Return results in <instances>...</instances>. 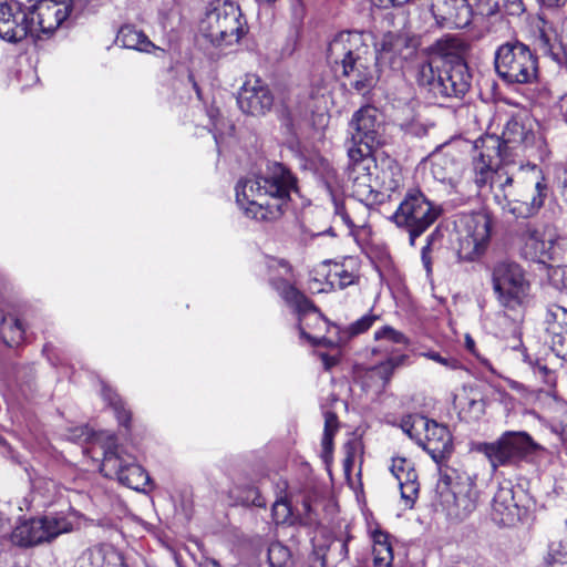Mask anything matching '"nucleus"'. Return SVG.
Segmentation results:
<instances>
[{
  "instance_id": "nucleus-1",
  "label": "nucleus",
  "mask_w": 567,
  "mask_h": 567,
  "mask_svg": "<svg viewBox=\"0 0 567 567\" xmlns=\"http://www.w3.org/2000/svg\"><path fill=\"white\" fill-rule=\"evenodd\" d=\"M236 203L244 214L257 221L279 219L290 200L298 192L297 178L280 163H272L266 171L238 181Z\"/></svg>"
},
{
  "instance_id": "nucleus-2",
  "label": "nucleus",
  "mask_w": 567,
  "mask_h": 567,
  "mask_svg": "<svg viewBox=\"0 0 567 567\" xmlns=\"http://www.w3.org/2000/svg\"><path fill=\"white\" fill-rule=\"evenodd\" d=\"M269 282L284 301L293 309L298 317V329L302 340L313 347H330L334 342L324 334L330 323L320 310L293 284L292 268L284 259L270 258L267 261Z\"/></svg>"
},
{
  "instance_id": "nucleus-3",
  "label": "nucleus",
  "mask_w": 567,
  "mask_h": 567,
  "mask_svg": "<svg viewBox=\"0 0 567 567\" xmlns=\"http://www.w3.org/2000/svg\"><path fill=\"white\" fill-rule=\"evenodd\" d=\"M476 451L485 455L495 472L498 467H519L522 463H533L545 452V447L525 431H505L493 442L478 443Z\"/></svg>"
},
{
  "instance_id": "nucleus-4",
  "label": "nucleus",
  "mask_w": 567,
  "mask_h": 567,
  "mask_svg": "<svg viewBox=\"0 0 567 567\" xmlns=\"http://www.w3.org/2000/svg\"><path fill=\"white\" fill-rule=\"evenodd\" d=\"M247 31L239 6L228 0L212 4L199 23L200 34L214 47L236 44Z\"/></svg>"
},
{
  "instance_id": "nucleus-5",
  "label": "nucleus",
  "mask_w": 567,
  "mask_h": 567,
  "mask_svg": "<svg viewBox=\"0 0 567 567\" xmlns=\"http://www.w3.org/2000/svg\"><path fill=\"white\" fill-rule=\"evenodd\" d=\"M501 141L496 135H487L475 142L477 155L473 157V181L478 190L499 188L505 190L512 186L514 178L502 163L507 161L501 156Z\"/></svg>"
},
{
  "instance_id": "nucleus-6",
  "label": "nucleus",
  "mask_w": 567,
  "mask_h": 567,
  "mask_svg": "<svg viewBox=\"0 0 567 567\" xmlns=\"http://www.w3.org/2000/svg\"><path fill=\"white\" fill-rule=\"evenodd\" d=\"M498 76L509 84H529L537 80L538 61L530 48L518 41L499 45L494 56Z\"/></svg>"
},
{
  "instance_id": "nucleus-7",
  "label": "nucleus",
  "mask_w": 567,
  "mask_h": 567,
  "mask_svg": "<svg viewBox=\"0 0 567 567\" xmlns=\"http://www.w3.org/2000/svg\"><path fill=\"white\" fill-rule=\"evenodd\" d=\"M442 214L441 206L434 204L417 188L406 192L391 220L409 233L410 244L415 245L420 237Z\"/></svg>"
},
{
  "instance_id": "nucleus-8",
  "label": "nucleus",
  "mask_w": 567,
  "mask_h": 567,
  "mask_svg": "<svg viewBox=\"0 0 567 567\" xmlns=\"http://www.w3.org/2000/svg\"><path fill=\"white\" fill-rule=\"evenodd\" d=\"M492 286L506 309L515 310L529 301L530 282L524 268L514 260L502 259L493 265Z\"/></svg>"
},
{
  "instance_id": "nucleus-9",
  "label": "nucleus",
  "mask_w": 567,
  "mask_h": 567,
  "mask_svg": "<svg viewBox=\"0 0 567 567\" xmlns=\"http://www.w3.org/2000/svg\"><path fill=\"white\" fill-rule=\"evenodd\" d=\"M72 522L62 513L19 519L10 534L12 545L32 548L51 543L60 535L70 533Z\"/></svg>"
},
{
  "instance_id": "nucleus-10",
  "label": "nucleus",
  "mask_w": 567,
  "mask_h": 567,
  "mask_svg": "<svg viewBox=\"0 0 567 567\" xmlns=\"http://www.w3.org/2000/svg\"><path fill=\"white\" fill-rule=\"evenodd\" d=\"M104 446L101 464V472L104 476L115 478L131 489L145 491L151 482L150 475L132 455L126 454L124 449L116 444L115 435L107 434Z\"/></svg>"
},
{
  "instance_id": "nucleus-11",
  "label": "nucleus",
  "mask_w": 567,
  "mask_h": 567,
  "mask_svg": "<svg viewBox=\"0 0 567 567\" xmlns=\"http://www.w3.org/2000/svg\"><path fill=\"white\" fill-rule=\"evenodd\" d=\"M503 192L508 213L516 218H532L540 210L547 197V185L543 181H514Z\"/></svg>"
},
{
  "instance_id": "nucleus-12",
  "label": "nucleus",
  "mask_w": 567,
  "mask_h": 567,
  "mask_svg": "<svg viewBox=\"0 0 567 567\" xmlns=\"http://www.w3.org/2000/svg\"><path fill=\"white\" fill-rule=\"evenodd\" d=\"M374 146L357 145V199L367 206L382 200L379 196V168L372 155Z\"/></svg>"
},
{
  "instance_id": "nucleus-13",
  "label": "nucleus",
  "mask_w": 567,
  "mask_h": 567,
  "mask_svg": "<svg viewBox=\"0 0 567 567\" xmlns=\"http://www.w3.org/2000/svg\"><path fill=\"white\" fill-rule=\"evenodd\" d=\"M420 45L416 35L405 31H389L383 34L377 50V61L388 62L392 68H401L411 59Z\"/></svg>"
},
{
  "instance_id": "nucleus-14",
  "label": "nucleus",
  "mask_w": 567,
  "mask_h": 567,
  "mask_svg": "<svg viewBox=\"0 0 567 567\" xmlns=\"http://www.w3.org/2000/svg\"><path fill=\"white\" fill-rule=\"evenodd\" d=\"M33 18L16 0H0V38L17 43L33 33Z\"/></svg>"
},
{
  "instance_id": "nucleus-15",
  "label": "nucleus",
  "mask_w": 567,
  "mask_h": 567,
  "mask_svg": "<svg viewBox=\"0 0 567 567\" xmlns=\"http://www.w3.org/2000/svg\"><path fill=\"white\" fill-rule=\"evenodd\" d=\"M491 237V220L478 214L466 220L465 234L458 240L460 259L473 261L482 256Z\"/></svg>"
},
{
  "instance_id": "nucleus-16",
  "label": "nucleus",
  "mask_w": 567,
  "mask_h": 567,
  "mask_svg": "<svg viewBox=\"0 0 567 567\" xmlns=\"http://www.w3.org/2000/svg\"><path fill=\"white\" fill-rule=\"evenodd\" d=\"M476 499L474 482L466 476L463 482L455 484V489L451 494H445V497L433 505L436 509L441 508L450 519L461 522L475 511Z\"/></svg>"
},
{
  "instance_id": "nucleus-17",
  "label": "nucleus",
  "mask_w": 567,
  "mask_h": 567,
  "mask_svg": "<svg viewBox=\"0 0 567 567\" xmlns=\"http://www.w3.org/2000/svg\"><path fill=\"white\" fill-rule=\"evenodd\" d=\"M237 103L249 115L259 116L269 112L274 105V95L269 86L258 76H247L241 85Z\"/></svg>"
},
{
  "instance_id": "nucleus-18",
  "label": "nucleus",
  "mask_w": 567,
  "mask_h": 567,
  "mask_svg": "<svg viewBox=\"0 0 567 567\" xmlns=\"http://www.w3.org/2000/svg\"><path fill=\"white\" fill-rule=\"evenodd\" d=\"M472 74L466 62L444 64L439 70L435 99H463L470 91Z\"/></svg>"
},
{
  "instance_id": "nucleus-19",
  "label": "nucleus",
  "mask_w": 567,
  "mask_h": 567,
  "mask_svg": "<svg viewBox=\"0 0 567 567\" xmlns=\"http://www.w3.org/2000/svg\"><path fill=\"white\" fill-rule=\"evenodd\" d=\"M430 11L440 28L463 29L473 19L472 8L466 0H431Z\"/></svg>"
},
{
  "instance_id": "nucleus-20",
  "label": "nucleus",
  "mask_w": 567,
  "mask_h": 567,
  "mask_svg": "<svg viewBox=\"0 0 567 567\" xmlns=\"http://www.w3.org/2000/svg\"><path fill=\"white\" fill-rule=\"evenodd\" d=\"M354 43L352 31L344 30L334 35L328 47V60L336 76H349L354 70Z\"/></svg>"
},
{
  "instance_id": "nucleus-21",
  "label": "nucleus",
  "mask_w": 567,
  "mask_h": 567,
  "mask_svg": "<svg viewBox=\"0 0 567 567\" xmlns=\"http://www.w3.org/2000/svg\"><path fill=\"white\" fill-rule=\"evenodd\" d=\"M501 141V156L508 161L511 152L518 147L524 150L535 144L536 134L527 127L520 116H512L505 124Z\"/></svg>"
},
{
  "instance_id": "nucleus-22",
  "label": "nucleus",
  "mask_w": 567,
  "mask_h": 567,
  "mask_svg": "<svg viewBox=\"0 0 567 567\" xmlns=\"http://www.w3.org/2000/svg\"><path fill=\"white\" fill-rule=\"evenodd\" d=\"M546 342L551 351L567 362V310L553 305L546 312Z\"/></svg>"
},
{
  "instance_id": "nucleus-23",
  "label": "nucleus",
  "mask_w": 567,
  "mask_h": 567,
  "mask_svg": "<svg viewBox=\"0 0 567 567\" xmlns=\"http://www.w3.org/2000/svg\"><path fill=\"white\" fill-rule=\"evenodd\" d=\"M520 508L511 482L499 485L493 501L491 517L499 526H512L519 520Z\"/></svg>"
},
{
  "instance_id": "nucleus-24",
  "label": "nucleus",
  "mask_w": 567,
  "mask_h": 567,
  "mask_svg": "<svg viewBox=\"0 0 567 567\" xmlns=\"http://www.w3.org/2000/svg\"><path fill=\"white\" fill-rule=\"evenodd\" d=\"M424 427V439L420 446L425 450L435 463L444 461L453 452V440L449 429L429 419V424Z\"/></svg>"
},
{
  "instance_id": "nucleus-25",
  "label": "nucleus",
  "mask_w": 567,
  "mask_h": 567,
  "mask_svg": "<svg viewBox=\"0 0 567 567\" xmlns=\"http://www.w3.org/2000/svg\"><path fill=\"white\" fill-rule=\"evenodd\" d=\"M472 49L471 42L466 39L455 35L445 34L435 40L426 51L429 54L445 60L444 64L466 62L465 58Z\"/></svg>"
},
{
  "instance_id": "nucleus-26",
  "label": "nucleus",
  "mask_w": 567,
  "mask_h": 567,
  "mask_svg": "<svg viewBox=\"0 0 567 567\" xmlns=\"http://www.w3.org/2000/svg\"><path fill=\"white\" fill-rule=\"evenodd\" d=\"M405 355L390 358L379 365H374L360 374L361 388L364 392H382L390 381V378L395 368L402 365L405 361Z\"/></svg>"
},
{
  "instance_id": "nucleus-27",
  "label": "nucleus",
  "mask_w": 567,
  "mask_h": 567,
  "mask_svg": "<svg viewBox=\"0 0 567 567\" xmlns=\"http://www.w3.org/2000/svg\"><path fill=\"white\" fill-rule=\"evenodd\" d=\"M378 110L364 105L357 111V145L374 146L378 136Z\"/></svg>"
},
{
  "instance_id": "nucleus-28",
  "label": "nucleus",
  "mask_w": 567,
  "mask_h": 567,
  "mask_svg": "<svg viewBox=\"0 0 567 567\" xmlns=\"http://www.w3.org/2000/svg\"><path fill=\"white\" fill-rule=\"evenodd\" d=\"M350 536H348L346 540L341 538H336L330 540V543L327 546H324L319 544L318 536L316 535L312 538L313 553L316 559L310 567H326L328 558L331 556L340 559L347 557L349 553L348 543L350 542Z\"/></svg>"
},
{
  "instance_id": "nucleus-29",
  "label": "nucleus",
  "mask_w": 567,
  "mask_h": 567,
  "mask_svg": "<svg viewBox=\"0 0 567 567\" xmlns=\"http://www.w3.org/2000/svg\"><path fill=\"white\" fill-rule=\"evenodd\" d=\"M538 50L559 68L567 70V42L559 41L556 35L540 32L537 38Z\"/></svg>"
},
{
  "instance_id": "nucleus-30",
  "label": "nucleus",
  "mask_w": 567,
  "mask_h": 567,
  "mask_svg": "<svg viewBox=\"0 0 567 567\" xmlns=\"http://www.w3.org/2000/svg\"><path fill=\"white\" fill-rule=\"evenodd\" d=\"M116 42L123 48L142 52H151L155 48L148 37L132 24H125L118 30Z\"/></svg>"
},
{
  "instance_id": "nucleus-31",
  "label": "nucleus",
  "mask_w": 567,
  "mask_h": 567,
  "mask_svg": "<svg viewBox=\"0 0 567 567\" xmlns=\"http://www.w3.org/2000/svg\"><path fill=\"white\" fill-rule=\"evenodd\" d=\"M305 511L310 514V505L309 503H303ZM271 515L274 522L278 524H289L293 525L296 523L303 524V525H310L312 524V518L310 515L307 517H295L292 514V509L290 504L282 497L278 498L271 507Z\"/></svg>"
},
{
  "instance_id": "nucleus-32",
  "label": "nucleus",
  "mask_w": 567,
  "mask_h": 567,
  "mask_svg": "<svg viewBox=\"0 0 567 567\" xmlns=\"http://www.w3.org/2000/svg\"><path fill=\"white\" fill-rule=\"evenodd\" d=\"M439 467V481L434 489L433 504L445 497V494H451L455 489V484L463 482L457 471L444 464V461L436 463Z\"/></svg>"
},
{
  "instance_id": "nucleus-33",
  "label": "nucleus",
  "mask_w": 567,
  "mask_h": 567,
  "mask_svg": "<svg viewBox=\"0 0 567 567\" xmlns=\"http://www.w3.org/2000/svg\"><path fill=\"white\" fill-rule=\"evenodd\" d=\"M0 338L8 347L18 346L24 338V328L20 319L12 315L2 316Z\"/></svg>"
},
{
  "instance_id": "nucleus-34",
  "label": "nucleus",
  "mask_w": 567,
  "mask_h": 567,
  "mask_svg": "<svg viewBox=\"0 0 567 567\" xmlns=\"http://www.w3.org/2000/svg\"><path fill=\"white\" fill-rule=\"evenodd\" d=\"M414 78L416 83L426 89L433 96L436 93V83L439 82V70L433 66L432 60H422L414 66Z\"/></svg>"
},
{
  "instance_id": "nucleus-35",
  "label": "nucleus",
  "mask_w": 567,
  "mask_h": 567,
  "mask_svg": "<svg viewBox=\"0 0 567 567\" xmlns=\"http://www.w3.org/2000/svg\"><path fill=\"white\" fill-rule=\"evenodd\" d=\"M554 250L555 239L551 236L548 238L543 236L536 243L530 245V247L525 248V255L532 260L546 264L548 260L553 259Z\"/></svg>"
},
{
  "instance_id": "nucleus-36",
  "label": "nucleus",
  "mask_w": 567,
  "mask_h": 567,
  "mask_svg": "<svg viewBox=\"0 0 567 567\" xmlns=\"http://www.w3.org/2000/svg\"><path fill=\"white\" fill-rule=\"evenodd\" d=\"M102 394L104 400L107 401L112 406L120 425L128 430L131 422V411L125 408V404L120 395L106 385L103 386Z\"/></svg>"
},
{
  "instance_id": "nucleus-37",
  "label": "nucleus",
  "mask_w": 567,
  "mask_h": 567,
  "mask_svg": "<svg viewBox=\"0 0 567 567\" xmlns=\"http://www.w3.org/2000/svg\"><path fill=\"white\" fill-rule=\"evenodd\" d=\"M339 429V422L337 414L330 411L324 412V429H323V436H322V457L326 463H328V458L330 457L332 453V446H333V436L337 433Z\"/></svg>"
},
{
  "instance_id": "nucleus-38",
  "label": "nucleus",
  "mask_w": 567,
  "mask_h": 567,
  "mask_svg": "<svg viewBox=\"0 0 567 567\" xmlns=\"http://www.w3.org/2000/svg\"><path fill=\"white\" fill-rule=\"evenodd\" d=\"M267 560L269 567H292L293 565L289 548L279 542L269 545Z\"/></svg>"
},
{
  "instance_id": "nucleus-39",
  "label": "nucleus",
  "mask_w": 567,
  "mask_h": 567,
  "mask_svg": "<svg viewBox=\"0 0 567 567\" xmlns=\"http://www.w3.org/2000/svg\"><path fill=\"white\" fill-rule=\"evenodd\" d=\"M326 280L332 289H344L354 282V276L344 268V265L334 262L326 275Z\"/></svg>"
},
{
  "instance_id": "nucleus-40",
  "label": "nucleus",
  "mask_w": 567,
  "mask_h": 567,
  "mask_svg": "<svg viewBox=\"0 0 567 567\" xmlns=\"http://www.w3.org/2000/svg\"><path fill=\"white\" fill-rule=\"evenodd\" d=\"M429 424V419L422 415H408L401 421L402 431L419 445L422 441V432Z\"/></svg>"
},
{
  "instance_id": "nucleus-41",
  "label": "nucleus",
  "mask_w": 567,
  "mask_h": 567,
  "mask_svg": "<svg viewBox=\"0 0 567 567\" xmlns=\"http://www.w3.org/2000/svg\"><path fill=\"white\" fill-rule=\"evenodd\" d=\"M546 567H567V544L554 540L544 558Z\"/></svg>"
},
{
  "instance_id": "nucleus-42",
  "label": "nucleus",
  "mask_w": 567,
  "mask_h": 567,
  "mask_svg": "<svg viewBox=\"0 0 567 567\" xmlns=\"http://www.w3.org/2000/svg\"><path fill=\"white\" fill-rule=\"evenodd\" d=\"M441 238V231L439 229H435L427 236L426 245L421 250V260L427 277L432 275L433 254L437 250V244Z\"/></svg>"
},
{
  "instance_id": "nucleus-43",
  "label": "nucleus",
  "mask_w": 567,
  "mask_h": 567,
  "mask_svg": "<svg viewBox=\"0 0 567 567\" xmlns=\"http://www.w3.org/2000/svg\"><path fill=\"white\" fill-rule=\"evenodd\" d=\"M106 548L84 550L76 559L74 567H105Z\"/></svg>"
},
{
  "instance_id": "nucleus-44",
  "label": "nucleus",
  "mask_w": 567,
  "mask_h": 567,
  "mask_svg": "<svg viewBox=\"0 0 567 567\" xmlns=\"http://www.w3.org/2000/svg\"><path fill=\"white\" fill-rule=\"evenodd\" d=\"M391 472L399 483L405 482V477L417 480V474L412 466V463L404 457H394L392 460Z\"/></svg>"
},
{
  "instance_id": "nucleus-45",
  "label": "nucleus",
  "mask_w": 567,
  "mask_h": 567,
  "mask_svg": "<svg viewBox=\"0 0 567 567\" xmlns=\"http://www.w3.org/2000/svg\"><path fill=\"white\" fill-rule=\"evenodd\" d=\"M239 499L245 506H256L265 508L267 505L266 498L261 495L260 491L256 486H248L241 492Z\"/></svg>"
},
{
  "instance_id": "nucleus-46",
  "label": "nucleus",
  "mask_w": 567,
  "mask_h": 567,
  "mask_svg": "<svg viewBox=\"0 0 567 567\" xmlns=\"http://www.w3.org/2000/svg\"><path fill=\"white\" fill-rule=\"evenodd\" d=\"M373 560L378 567H391L393 553L391 544L373 545Z\"/></svg>"
},
{
  "instance_id": "nucleus-47",
  "label": "nucleus",
  "mask_w": 567,
  "mask_h": 567,
  "mask_svg": "<svg viewBox=\"0 0 567 567\" xmlns=\"http://www.w3.org/2000/svg\"><path fill=\"white\" fill-rule=\"evenodd\" d=\"M549 284L557 290H567V266L550 267L547 272Z\"/></svg>"
},
{
  "instance_id": "nucleus-48",
  "label": "nucleus",
  "mask_w": 567,
  "mask_h": 567,
  "mask_svg": "<svg viewBox=\"0 0 567 567\" xmlns=\"http://www.w3.org/2000/svg\"><path fill=\"white\" fill-rule=\"evenodd\" d=\"M401 496L411 505L414 503L419 494L417 480H411V476L405 477V482L399 483Z\"/></svg>"
},
{
  "instance_id": "nucleus-49",
  "label": "nucleus",
  "mask_w": 567,
  "mask_h": 567,
  "mask_svg": "<svg viewBox=\"0 0 567 567\" xmlns=\"http://www.w3.org/2000/svg\"><path fill=\"white\" fill-rule=\"evenodd\" d=\"M359 39L361 48L363 49V54H370L377 61L379 43L375 41L374 34L372 32L362 31L359 33Z\"/></svg>"
},
{
  "instance_id": "nucleus-50",
  "label": "nucleus",
  "mask_w": 567,
  "mask_h": 567,
  "mask_svg": "<svg viewBox=\"0 0 567 567\" xmlns=\"http://www.w3.org/2000/svg\"><path fill=\"white\" fill-rule=\"evenodd\" d=\"M374 338L375 340L385 339L396 344L406 343V338L401 332L389 326H385L382 329L375 331Z\"/></svg>"
},
{
  "instance_id": "nucleus-51",
  "label": "nucleus",
  "mask_w": 567,
  "mask_h": 567,
  "mask_svg": "<svg viewBox=\"0 0 567 567\" xmlns=\"http://www.w3.org/2000/svg\"><path fill=\"white\" fill-rule=\"evenodd\" d=\"M555 185L561 200L567 205V167L556 171Z\"/></svg>"
},
{
  "instance_id": "nucleus-52",
  "label": "nucleus",
  "mask_w": 567,
  "mask_h": 567,
  "mask_svg": "<svg viewBox=\"0 0 567 567\" xmlns=\"http://www.w3.org/2000/svg\"><path fill=\"white\" fill-rule=\"evenodd\" d=\"M346 449H347V456L343 460V470H344V475L347 477L349 486L352 487L351 470H352V461L354 457V447L352 446L351 440L348 441V443L346 444Z\"/></svg>"
},
{
  "instance_id": "nucleus-53",
  "label": "nucleus",
  "mask_w": 567,
  "mask_h": 567,
  "mask_svg": "<svg viewBox=\"0 0 567 567\" xmlns=\"http://www.w3.org/2000/svg\"><path fill=\"white\" fill-rule=\"evenodd\" d=\"M522 237L525 240V248L530 247L534 243L543 237L540 231L532 224H526L522 233Z\"/></svg>"
},
{
  "instance_id": "nucleus-54",
  "label": "nucleus",
  "mask_w": 567,
  "mask_h": 567,
  "mask_svg": "<svg viewBox=\"0 0 567 567\" xmlns=\"http://www.w3.org/2000/svg\"><path fill=\"white\" fill-rule=\"evenodd\" d=\"M369 535L373 545L390 544L389 534L382 530L379 524H374V527L369 525Z\"/></svg>"
},
{
  "instance_id": "nucleus-55",
  "label": "nucleus",
  "mask_w": 567,
  "mask_h": 567,
  "mask_svg": "<svg viewBox=\"0 0 567 567\" xmlns=\"http://www.w3.org/2000/svg\"><path fill=\"white\" fill-rule=\"evenodd\" d=\"M105 567H128L121 553L113 548H106Z\"/></svg>"
},
{
  "instance_id": "nucleus-56",
  "label": "nucleus",
  "mask_w": 567,
  "mask_h": 567,
  "mask_svg": "<svg viewBox=\"0 0 567 567\" xmlns=\"http://www.w3.org/2000/svg\"><path fill=\"white\" fill-rule=\"evenodd\" d=\"M467 411L473 413V417L478 419L484 413V402L482 399L466 398Z\"/></svg>"
},
{
  "instance_id": "nucleus-57",
  "label": "nucleus",
  "mask_w": 567,
  "mask_h": 567,
  "mask_svg": "<svg viewBox=\"0 0 567 567\" xmlns=\"http://www.w3.org/2000/svg\"><path fill=\"white\" fill-rule=\"evenodd\" d=\"M379 317L375 315H367L357 320V334L365 332Z\"/></svg>"
},
{
  "instance_id": "nucleus-58",
  "label": "nucleus",
  "mask_w": 567,
  "mask_h": 567,
  "mask_svg": "<svg viewBox=\"0 0 567 567\" xmlns=\"http://www.w3.org/2000/svg\"><path fill=\"white\" fill-rule=\"evenodd\" d=\"M290 8L296 21H301L305 14V8L301 0H291Z\"/></svg>"
},
{
  "instance_id": "nucleus-59",
  "label": "nucleus",
  "mask_w": 567,
  "mask_h": 567,
  "mask_svg": "<svg viewBox=\"0 0 567 567\" xmlns=\"http://www.w3.org/2000/svg\"><path fill=\"white\" fill-rule=\"evenodd\" d=\"M427 358L443 364V365H446V367H450V368H456V364L457 362L453 359H447V358H443L440 353L437 352H429L426 354Z\"/></svg>"
},
{
  "instance_id": "nucleus-60",
  "label": "nucleus",
  "mask_w": 567,
  "mask_h": 567,
  "mask_svg": "<svg viewBox=\"0 0 567 567\" xmlns=\"http://www.w3.org/2000/svg\"><path fill=\"white\" fill-rule=\"evenodd\" d=\"M443 163H445V158L441 153H434L432 156V169L436 177L445 178L443 175H439L437 168L442 167Z\"/></svg>"
},
{
  "instance_id": "nucleus-61",
  "label": "nucleus",
  "mask_w": 567,
  "mask_h": 567,
  "mask_svg": "<svg viewBox=\"0 0 567 567\" xmlns=\"http://www.w3.org/2000/svg\"><path fill=\"white\" fill-rule=\"evenodd\" d=\"M342 209H343L342 207L336 205L337 214L340 215L341 218L343 219V221L348 225L349 234L353 235L354 234V225L352 224L350 216L348 214L343 213Z\"/></svg>"
},
{
  "instance_id": "nucleus-62",
  "label": "nucleus",
  "mask_w": 567,
  "mask_h": 567,
  "mask_svg": "<svg viewBox=\"0 0 567 567\" xmlns=\"http://www.w3.org/2000/svg\"><path fill=\"white\" fill-rule=\"evenodd\" d=\"M347 145L348 155L352 161L354 158V134H351V137L348 140Z\"/></svg>"
},
{
  "instance_id": "nucleus-63",
  "label": "nucleus",
  "mask_w": 567,
  "mask_h": 567,
  "mask_svg": "<svg viewBox=\"0 0 567 567\" xmlns=\"http://www.w3.org/2000/svg\"><path fill=\"white\" fill-rule=\"evenodd\" d=\"M542 4L550 8L563 6L567 0H539Z\"/></svg>"
},
{
  "instance_id": "nucleus-64",
  "label": "nucleus",
  "mask_w": 567,
  "mask_h": 567,
  "mask_svg": "<svg viewBox=\"0 0 567 567\" xmlns=\"http://www.w3.org/2000/svg\"><path fill=\"white\" fill-rule=\"evenodd\" d=\"M538 371L546 377V383H548V384L553 383V380H554L553 373L546 367H539Z\"/></svg>"
}]
</instances>
